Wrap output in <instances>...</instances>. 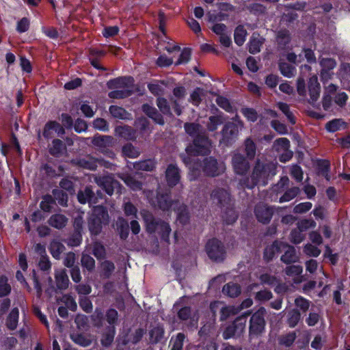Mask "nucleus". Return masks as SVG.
Masks as SVG:
<instances>
[{
    "mask_svg": "<svg viewBox=\"0 0 350 350\" xmlns=\"http://www.w3.org/2000/svg\"><path fill=\"white\" fill-rule=\"evenodd\" d=\"M211 142L204 132L192 139L186 148L185 152L194 156L208 155L211 152Z\"/></svg>",
    "mask_w": 350,
    "mask_h": 350,
    "instance_id": "5",
    "label": "nucleus"
},
{
    "mask_svg": "<svg viewBox=\"0 0 350 350\" xmlns=\"http://www.w3.org/2000/svg\"><path fill=\"white\" fill-rule=\"evenodd\" d=\"M276 40L280 48H285L290 44L291 40L290 31L287 29L279 30L277 33Z\"/></svg>",
    "mask_w": 350,
    "mask_h": 350,
    "instance_id": "31",
    "label": "nucleus"
},
{
    "mask_svg": "<svg viewBox=\"0 0 350 350\" xmlns=\"http://www.w3.org/2000/svg\"><path fill=\"white\" fill-rule=\"evenodd\" d=\"M116 135L126 140L133 139L135 137L134 129L128 125L118 126L115 129Z\"/></svg>",
    "mask_w": 350,
    "mask_h": 350,
    "instance_id": "26",
    "label": "nucleus"
},
{
    "mask_svg": "<svg viewBox=\"0 0 350 350\" xmlns=\"http://www.w3.org/2000/svg\"><path fill=\"white\" fill-rule=\"evenodd\" d=\"M19 310L18 308H14L9 313L6 319V326L10 330H14L18 325Z\"/></svg>",
    "mask_w": 350,
    "mask_h": 350,
    "instance_id": "34",
    "label": "nucleus"
},
{
    "mask_svg": "<svg viewBox=\"0 0 350 350\" xmlns=\"http://www.w3.org/2000/svg\"><path fill=\"white\" fill-rule=\"evenodd\" d=\"M107 322L108 323V326H115L118 321V312L114 308H109L105 312V315H104Z\"/></svg>",
    "mask_w": 350,
    "mask_h": 350,
    "instance_id": "56",
    "label": "nucleus"
},
{
    "mask_svg": "<svg viewBox=\"0 0 350 350\" xmlns=\"http://www.w3.org/2000/svg\"><path fill=\"white\" fill-rule=\"evenodd\" d=\"M184 129L187 135H189L192 139L197 135L202 134V126L198 123L195 122H185L184 124Z\"/></svg>",
    "mask_w": 350,
    "mask_h": 350,
    "instance_id": "35",
    "label": "nucleus"
},
{
    "mask_svg": "<svg viewBox=\"0 0 350 350\" xmlns=\"http://www.w3.org/2000/svg\"><path fill=\"white\" fill-rule=\"evenodd\" d=\"M282 243L274 241L272 244L267 246L263 252V259L266 262L273 260L276 254L281 252Z\"/></svg>",
    "mask_w": 350,
    "mask_h": 350,
    "instance_id": "20",
    "label": "nucleus"
},
{
    "mask_svg": "<svg viewBox=\"0 0 350 350\" xmlns=\"http://www.w3.org/2000/svg\"><path fill=\"white\" fill-rule=\"evenodd\" d=\"M134 167L137 170L152 172L155 168V164L151 159H146L136 162Z\"/></svg>",
    "mask_w": 350,
    "mask_h": 350,
    "instance_id": "55",
    "label": "nucleus"
},
{
    "mask_svg": "<svg viewBox=\"0 0 350 350\" xmlns=\"http://www.w3.org/2000/svg\"><path fill=\"white\" fill-rule=\"evenodd\" d=\"M117 230L121 240L125 241L129 234V224L126 219L120 217L116 221Z\"/></svg>",
    "mask_w": 350,
    "mask_h": 350,
    "instance_id": "28",
    "label": "nucleus"
},
{
    "mask_svg": "<svg viewBox=\"0 0 350 350\" xmlns=\"http://www.w3.org/2000/svg\"><path fill=\"white\" fill-rule=\"evenodd\" d=\"M65 250L64 245L57 240L53 239L49 244V250L51 256L56 260L60 258L61 254Z\"/></svg>",
    "mask_w": 350,
    "mask_h": 350,
    "instance_id": "29",
    "label": "nucleus"
},
{
    "mask_svg": "<svg viewBox=\"0 0 350 350\" xmlns=\"http://www.w3.org/2000/svg\"><path fill=\"white\" fill-rule=\"evenodd\" d=\"M266 315L267 310L262 306L252 314L249 321V337L250 339L259 338L265 334L267 324Z\"/></svg>",
    "mask_w": 350,
    "mask_h": 350,
    "instance_id": "4",
    "label": "nucleus"
},
{
    "mask_svg": "<svg viewBox=\"0 0 350 350\" xmlns=\"http://www.w3.org/2000/svg\"><path fill=\"white\" fill-rule=\"evenodd\" d=\"M133 90L129 89L113 90L109 92L108 96L112 99H123L131 96Z\"/></svg>",
    "mask_w": 350,
    "mask_h": 350,
    "instance_id": "49",
    "label": "nucleus"
},
{
    "mask_svg": "<svg viewBox=\"0 0 350 350\" xmlns=\"http://www.w3.org/2000/svg\"><path fill=\"white\" fill-rule=\"evenodd\" d=\"M282 246L287 247V250L282 255L280 260L286 265L296 262L298 260V257L296 255L295 248L292 245L284 243H282Z\"/></svg>",
    "mask_w": 350,
    "mask_h": 350,
    "instance_id": "25",
    "label": "nucleus"
},
{
    "mask_svg": "<svg viewBox=\"0 0 350 350\" xmlns=\"http://www.w3.org/2000/svg\"><path fill=\"white\" fill-rule=\"evenodd\" d=\"M205 251L208 257L214 262H223L227 256L224 243L217 238L208 240L205 245Z\"/></svg>",
    "mask_w": 350,
    "mask_h": 350,
    "instance_id": "6",
    "label": "nucleus"
},
{
    "mask_svg": "<svg viewBox=\"0 0 350 350\" xmlns=\"http://www.w3.org/2000/svg\"><path fill=\"white\" fill-rule=\"evenodd\" d=\"M196 167H198L200 174L202 172L208 177L219 176L224 172L222 165L219 163L217 159L212 156L206 157L202 160L200 159V162H196Z\"/></svg>",
    "mask_w": 350,
    "mask_h": 350,
    "instance_id": "7",
    "label": "nucleus"
},
{
    "mask_svg": "<svg viewBox=\"0 0 350 350\" xmlns=\"http://www.w3.org/2000/svg\"><path fill=\"white\" fill-rule=\"evenodd\" d=\"M232 164L235 174L245 175L250 169V163L241 153H235L232 159Z\"/></svg>",
    "mask_w": 350,
    "mask_h": 350,
    "instance_id": "13",
    "label": "nucleus"
},
{
    "mask_svg": "<svg viewBox=\"0 0 350 350\" xmlns=\"http://www.w3.org/2000/svg\"><path fill=\"white\" fill-rule=\"evenodd\" d=\"M165 331L162 326H157L150 331V336L154 343L160 342L164 337Z\"/></svg>",
    "mask_w": 350,
    "mask_h": 350,
    "instance_id": "60",
    "label": "nucleus"
},
{
    "mask_svg": "<svg viewBox=\"0 0 350 350\" xmlns=\"http://www.w3.org/2000/svg\"><path fill=\"white\" fill-rule=\"evenodd\" d=\"M274 213L272 206L265 204H258L254 208L255 216L260 223L267 224L270 222Z\"/></svg>",
    "mask_w": 350,
    "mask_h": 350,
    "instance_id": "12",
    "label": "nucleus"
},
{
    "mask_svg": "<svg viewBox=\"0 0 350 350\" xmlns=\"http://www.w3.org/2000/svg\"><path fill=\"white\" fill-rule=\"evenodd\" d=\"M113 137L109 135H96L94 136L92 143L99 148H108L113 144Z\"/></svg>",
    "mask_w": 350,
    "mask_h": 350,
    "instance_id": "30",
    "label": "nucleus"
},
{
    "mask_svg": "<svg viewBox=\"0 0 350 350\" xmlns=\"http://www.w3.org/2000/svg\"><path fill=\"white\" fill-rule=\"evenodd\" d=\"M109 111L113 118L120 120L128 119L129 116V113L124 108L117 105H111L109 108Z\"/></svg>",
    "mask_w": 350,
    "mask_h": 350,
    "instance_id": "42",
    "label": "nucleus"
},
{
    "mask_svg": "<svg viewBox=\"0 0 350 350\" xmlns=\"http://www.w3.org/2000/svg\"><path fill=\"white\" fill-rule=\"evenodd\" d=\"M222 212L221 217L224 224L230 225L234 224L238 219V214L232 204L226 206Z\"/></svg>",
    "mask_w": 350,
    "mask_h": 350,
    "instance_id": "24",
    "label": "nucleus"
},
{
    "mask_svg": "<svg viewBox=\"0 0 350 350\" xmlns=\"http://www.w3.org/2000/svg\"><path fill=\"white\" fill-rule=\"evenodd\" d=\"M224 120V114L220 112L219 114L216 116H211L208 118V122L207 123V129L211 132L215 131L218 126L223 124Z\"/></svg>",
    "mask_w": 350,
    "mask_h": 350,
    "instance_id": "36",
    "label": "nucleus"
},
{
    "mask_svg": "<svg viewBox=\"0 0 350 350\" xmlns=\"http://www.w3.org/2000/svg\"><path fill=\"white\" fill-rule=\"evenodd\" d=\"M245 152L247 155V157L250 160H252L254 159L256 156V145L254 142V141L248 137L245 140Z\"/></svg>",
    "mask_w": 350,
    "mask_h": 350,
    "instance_id": "50",
    "label": "nucleus"
},
{
    "mask_svg": "<svg viewBox=\"0 0 350 350\" xmlns=\"http://www.w3.org/2000/svg\"><path fill=\"white\" fill-rule=\"evenodd\" d=\"M222 293L230 297H237L241 294V286L237 283L229 282L224 286Z\"/></svg>",
    "mask_w": 350,
    "mask_h": 350,
    "instance_id": "33",
    "label": "nucleus"
},
{
    "mask_svg": "<svg viewBox=\"0 0 350 350\" xmlns=\"http://www.w3.org/2000/svg\"><path fill=\"white\" fill-rule=\"evenodd\" d=\"M281 74L286 77L291 78L294 76L295 68L286 62H280L278 64Z\"/></svg>",
    "mask_w": 350,
    "mask_h": 350,
    "instance_id": "57",
    "label": "nucleus"
},
{
    "mask_svg": "<svg viewBox=\"0 0 350 350\" xmlns=\"http://www.w3.org/2000/svg\"><path fill=\"white\" fill-rule=\"evenodd\" d=\"M331 164L327 159H318L317 162V171L318 176L325 178L327 181H330L331 176L329 174Z\"/></svg>",
    "mask_w": 350,
    "mask_h": 350,
    "instance_id": "22",
    "label": "nucleus"
},
{
    "mask_svg": "<svg viewBox=\"0 0 350 350\" xmlns=\"http://www.w3.org/2000/svg\"><path fill=\"white\" fill-rule=\"evenodd\" d=\"M122 153L124 156L129 158H136L139 152L131 144H126L122 146Z\"/></svg>",
    "mask_w": 350,
    "mask_h": 350,
    "instance_id": "64",
    "label": "nucleus"
},
{
    "mask_svg": "<svg viewBox=\"0 0 350 350\" xmlns=\"http://www.w3.org/2000/svg\"><path fill=\"white\" fill-rule=\"evenodd\" d=\"M96 183L109 196H112L114 189L120 185L119 182L111 176L100 177L96 180Z\"/></svg>",
    "mask_w": 350,
    "mask_h": 350,
    "instance_id": "17",
    "label": "nucleus"
},
{
    "mask_svg": "<svg viewBox=\"0 0 350 350\" xmlns=\"http://www.w3.org/2000/svg\"><path fill=\"white\" fill-rule=\"evenodd\" d=\"M297 338V334L295 332H291L286 334L282 335L278 340L279 343L286 347H290L294 343Z\"/></svg>",
    "mask_w": 350,
    "mask_h": 350,
    "instance_id": "53",
    "label": "nucleus"
},
{
    "mask_svg": "<svg viewBox=\"0 0 350 350\" xmlns=\"http://www.w3.org/2000/svg\"><path fill=\"white\" fill-rule=\"evenodd\" d=\"M115 326H107L105 331L102 334L100 344L103 347H109L113 343L116 335Z\"/></svg>",
    "mask_w": 350,
    "mask_h": 350,
    "instance_id": "23",
    "label": "nucleus"
},
{
    "mask_svg": "<svg viewBox=\"0 0 350 350\" xmlns=\"http://www.w3.org/2000/svg\"><path fill=\"white\" fill-rule=\"evenodd\" d=\"M11 286L8 284V279L5 275L0 276V297L8 296L11 293Z\"/></svg>",
    "mask_w": 350,
    "mask_h": 350,
    "instance_id": "61",
    "label": "nucleus"
},
{
    "mask_svg": "<svg viewBox=\"0 0 350 350\" xmlns=\"http://www.w3.org/2000/svg\"><path fill=\"white\" fill-rule=\"evenodd\" d=\"M320 65L322 68V73L324 72H327L336 66V62L333 58H323L320 61Z\"/></svg>",
    "mask_w": 350,
    "mask_h": 350,
    "instance_id": "63",
    "label": "nucleus"
},
{
    "mask_svg": "<svg viewBox=\"0 0 350 350\" xmlns=\"http://www.w3.org/2000/svg\"><path fill=\"white\" fill-rule=\"evenodd\" d=\"M299 192L300 189L298 187H293L284 192V193L280 198L279 202L280 203L289 202L292 199L295 198Z\"/></svg>",
    "mask_w": 350,
    "mask_h": 350,
    "instance_id": "58",
    "label": "nucleus"
},
{
    "mask_svg": "<svg viewBox=\"0 0 350 350\" xmlns=\"http://www.w3.org/2000/svg\"><path fill=\"white\" fill-rule=\"evenodd\" d=\"M271 169L272 166L270 164L260 162L259 159H257L250 177L241 179L240 185L243 188L248 189H252L259 184L265 186L267 184Z\"/></svg>",
    "mask_w": 350,
    "mask_h": 350,
    "instance_id": "1",
    "label": "nucleus"
},
{
    "mask_svg": "<svg viewBox=\"0 0 350 350\" xmlns=\"http://www.w3.org/2000/svg\"><path fill=\"white\" fill-rule=\"evenodd\" d=\"M142 111L150 118H151L154 123L159 125H164L165 120L163 116V113L159 111L154 107L149 105L148 103H144L142 105Z\"/></svg>",
    "mask_w": 350,
    "mask_h": 350,
    "instance_id": "18",
    "label": "nucleus"
},
{
    "mask_svg": "<svg viewBox=\"0 0 350 350\" xmlns=\"http://www.w3.org/2000/svg\"><path fill=\"white\" fill-rule=\"evenodd\" d=\"M101 276L103 278L109 279L113 271L116 267L114 263L109 260H105L101 262Z\"/></svg>",
    "mask_w": 350,
    "mask_h": 350,
    "instance_id": "41",
    "label": "nucleus"
},
{
    "mask_svg": "<svg viewBox=\"0 0 350 350\" xmlns=\"http://www.w3.org/2000/svg\"><path fill=\"white\" fill-rule=\"evenodd\" d=\"M245 316H240L237 317L224 329L222 333L224 339L228 340L231 338H233L236 335L240 336L242 334L245 328Z\"/></svg>",
    "mask_w": 350,
    "mask_h": 350,
    "instance_id": "10",
    "label": "nucleus"
},
{
    "mask_svg": "<svg viewBox=\"0 0 350 350\" xmlns=\"http://www.w3.org/2000/svg\"><path fill=\"white\" fill-rule=\"evenodd\" d=\"M310 103L314 104L319 98L321 86L317 77L310 78L308 83Z\"/></svg>",
    "mask_w": 350,
    "mask_h": 350,
    "instance_id": "19",
    "label": "nucleus"
},
{
    "mask_svg": "<svg viewBox=\"0 0 350 350\" xmlns=\"http://www.w3.org/2000/svg\"><path fill=\"white\" fill-rule=\"evenodd\" d=\"M263 42L260 38L252 36L248 43V51L251 54H256L260 51Z\"/></svg>",
    "mask_w": 350,
    "mask_h": 350,
    "instance_id": "54",
    "label": "nucleus"
},
{
    "mask_svg": "<svg viewBox=\"0 0 350 350\" xmlns=\"http://www.w3.org/2000/svg\"><path fill=\"white\" fill-rule=\"evenodd\" d=\"M52 194L54 196L55 201L57 200L60 206L64 207L68 206V196L65 191L59 189H53Z\"/></svg>",
    "mask_w": 350,
    "mask_h": 350,
    "instance_id": "44",
    "label": "nucleus"
},
{
    "mask_svg": "<svg viewBox=\"0 0 350 350\" xmlns=\"http://www.w3.org/2000/svg\"><path fill=\"white\" fill-rule=\"evenodd\" d=\"M152 204L162 211H168L173 204L171 189L159 187L156 191L154 199H152Z\"/></svg>",
    "mask_w": 350,
    "mask_h": 350,
    "instance_id": "8",
    "label": "nucleus"
},
{
    "mask_svg": "<svg viewBox=\"0 0 350 350\" xmlns=\"http://www.w3.org/2000/svg\"><path fill=\"white\" fill-rule=\"evenodd\" d=\"M91 321L94 327L100 328L103 325L105 319L104 313L100 308H96L94 313L90 316Z\"/></svg>",
    "mask_w": 350,
    "mask_h": 350,
    "instance_id": "40",
    "label": "nucleus"
},
{
    "mask_svg": "<svg viewBox=\"0 0 350 350\" xmlns=\"http://www.w3.org/2000/svg\"><path fill=\"white\" fill-rule=\"evenodd\" d=\"M301 319V313L297 309H293L288 312L287 324L291 328L295 327Z\"/></svg>",
    "mask_w": 350,
    "mask_h": 350,
    "instance_id": "51",
    "label": "nucleus"
},
{
    "mask_svg": "<svg viewBox=\"0 0 350 350\" xmlns=\"http://www.w3.org/2000/svg\"><path fill=\"white\" fill-rule=\"evenodd\" d=\"M68 221V218L62 213H55L49 218L47 223L48 224L57 230H62L64 228Z\"/></svg>",
    "mask_w": 350,
    "mask_h": 350,
    "instance_id": "21",
    "label": "nucleus"
},
{
    "mask_svg": "<svg viewBox=\"0 0 350 350\" xmlns=\"http://www.w3.org/2000/svg\"><path fill=\"white\" fill-rule=\"evenodd\" d=\"M186 335L183 332H179L173 336L170 340L172 347L170 350H183Z\"/></svg>",
    "mask_w": 350,
    "mask_h": 350,
    "instance_id": "43",
    "label": "nucleus"
},
{
    "mask_svg": "<svg viewBox=\"0 0 350 350\" xmlns=\"http://www.w3.org/2000/svg\"><path fill=\"white\" fill-rule=\"evenodd\" d=\"M156 103L161 113L167 116H172L170 105L165 98L158 97Z\"/></svg>",
    "mask_w": 350,
    "mask_h": 350,
    "instance_id": "48",
    "label": "nucleus"
},
{
    "mask_svg": "<svg viewBox=\"0 0 350 350\" xmlns=\"http://www.w3.org/2000/svg\"><path fill=\"white\" fill-rule=\"evenodd\" d=\"M78 202L81 204L95 203L94 193L90 187H86L83 191L80 190L77 193Z\"/></svg>",
    "mask_w": 350,
    "mask_h": 350,
    "instance_id": "27",
    "label": "nucleus"
},
{
    "mask_svg": "<svg viewBox=\"0 0 350 350\" xmlns=\"http://www.w3.org/2000/svg\"><path fill=\"white\" fill-rule=\"evenodd\" d=\"M221 139L220 144L226 146H232L237 139L239 135V125L234 122H226L221 131Z\"/></svg>",
    "mask_w": 350,
    "mask_h": 350,
    "instance_id": "9",
    "label": "nucleus"
},
{
    "mask_svg": "<svg viewBox=\"0 0 350 350\" xmlns=\"http://www.w3.org/2000/svg\"><path fill=\"white\" fill-rule=\"evenodd\" d=\"M134 79L131 76L118 77L107 82V87L110 90L129 88L133 86Z\"/></svg>",
    "mask_w": 350,
    "mask_h": 350,
    "instance_id": "15",
    "label": "nucleus"
},
{
    "mask_svg": "<svg viewBox=\"0 0 350 350\" xmlns=\"http://www.w3.org/2000/svg\"><path fill=\"white\" fill-rule=\"evenodd\" d=\"M58 125L56 120L48 121L43 127L42 136L45 139H50L54 137L55 126Z\"/></svg>",
    "mask_w": 350,
    "mask_h": 350,
    "instance_id": "47",
    "label": "nucleus"
},
{
    "mask_svg": "<svg viewBox=\"0 0 350 350\" xmlns=\"http://www.w3.org/2000/svg\"><path fill=\"white\" fill-rule=\"evenodd\" d=\"M165 180L168 188L177 185L180 180V170L176 164L170 163L165 170Z\"/></svg>",
    "mask_w": 350,
    "mask_h": 350,
    "instance_id": "14",
    "label": "nucleus"
},
{
    "mask_svg": "<svg viewBox=\"0 0 350 350\" xmlns=\"http://www.w3.org/2000/svg\"><path fill=\"white\" fill-rule=\"evenodd\" d=\"M56 286L59 290H65L68 287L69 279L66 271L62 270L55 275Z\"/></svg>",
    "mask_w": 350,
    "mask_h": 350,
    "instance_id": "39",
    "label": "nucleus"
},
{
    "mask_svg": "<svg viewBox=\"0 0 350 350\" xmlns=\"http://www.w3.org/2000/svg\"><path fill=\"white\" fill-rule=\"evenodd\" d=\"M241 112L243 116L250 122H255L258 118V113L254 108L243 107L241 108Z\"/></svg>",
    "mask_w": 350,
    "mask_h": 350,
    "instance_id": "62",
    "label": "nucleus"
},
{
    "mask_svg": "<svg viewBox=\"0 0 350 350\" xmlns=\"http://www.w3.org/2000/svg\"><path fill=\"white\" fill-rule=\"evenodd\" d=\"M276 106L286 116V118L291 124H295L296 119L293 112L290 110V107L287 103L284 102H278L277 103Z\"/></svg>",
    "mask_w": 350,
    "mask_h": 350,
    "instance_id": "45",
    "label": "nucleus"
},
{
    "mask_svg": "<svg viewBox=\"0 0 350 350\" xmlns=\"http://www.w3.org/2000/svg\"><path fill=\"white\" fill-rule=\"evenodd\" d=\"M247 36V31L243 25H238L234 30V42L239 46H242Z\"/></svg>",
    "mask_w": 350,
    "mask_h": 350,
    "instance_id": "46",
    "label": "nucleus"
},
{
    "mask_svg": "<svg viewBox=\"0 0 350 350\" xmlns=\"http://www.w3.org/2000/svg\"><path fill=\"white\" fill-rule=\"evenodd\" d=\"M347 127V123L341 118H336L327 122L325 124V129L329 133H335Z\"/></svg>",
    "mask_w": 350,
    "mask_h": 350,
    "instance_id": "32",
    "label": "nucleus"
},
{
    "mask_svg": "<svg viewBox=\"0 0 350 350\" xmlns=\"http://www.w3.org/2000/svg\"><path fill=\"white\" fill-rule=\"evenodd\" d=\"M145 223L146 231L151 234L157 232L161 239L167 243H170V234L171 228L170 224L160 218H156L154 215L147 212L142 215Z\"/></svg>",
    "mask_w": 350,
    "mask_h": 350,
    "instance_id": "2",
    "label": "nucleus"
},
{
    "mask_svg": "<svg viewBox=\"0 0 350 350\" xmlns=\"http://www.w3.org/2000/svg\"><path fill=\"white\" fill-rule=\"evenodd\" d=\"M109 221V216L107 208L102 205L94 206L88 219V227L90 234L98 235L102 231L103 226L107 225Z\"/></svg>",
    "mask_w": 350,
    "mask_h": 350,
    "instance_id": "3",
    "label": "nucleus"
},
{
    "mask_svg": "<svg viewBox=\"0 0 350 350\" xmlns=\"http://www.w3.org/2000/svg\"><path fill=\"white\" fill-rule=\"evenodd\" d=\"M211 198L213 201L216 202L221 208L231 204L230 193L223 188H217L213 190Z\"/></svg>",
    "mask_w": 350,
    "mask_h": 350,
    "instance_id": "16",
    "label": "nucleus"
},
{
    "mask_svg": "<svg viewBox=\"0 0 350 350\" xmlns=\"http://www.w3.org/2000/svg\"><path fill=\"white\" fill-rule=\"evenodd\" d=\"M65 149L66 146L61 139H54L52 141V146L49 148V152L53 157H59Z\"/></svg>",
    "mask_w": 350,
    "mask_h": 350,
    "instance_id": "38",
    "label": "nucleus"
},
{
    "mask_svg": "<svg viewBox=\"0 0 350 350\" xmlns=\"http://www.w3.org/2000/svg\"><path fill=\"white\" fill-rule=\"evenodd\" d=\"M192 157H195L194 154H189V153H181L180 154V158L181 159L183 163L189 170V177L190 180H195L200 176V171L198 167H196L197 165L196 162H200V159H195Z\"/></svg>",
    "mask_w": 350,
    "mask_h": 350,
    "instance_id": "11",
    "label": "nucleus"
},
{
    "mask_svg": "<svg viewBox=\"0 0 350 350\" xmlns=\"http://www.w3.org/2000/svg\"><path fill=\"white\" fill-rule=\"evenodd\" d=\"M92 254L98 259L102 260L105 258L106 250L104 245L99 241L94 243Z\"/></svg>",
    "mask_w": 350,
    "mask_h": 350,
    "instance_id": "59",
    "label": "nucleus"
},
{
    "mask_svg": "<svg viewBox=\"0 0 350 350\" xmlns=\"http://www.w3.org/2000/svg\"><path fill=\"white\" fill-rule=\"evenodd\" d=\"M177 221L182 225L185 226L189 222L190 215L187 206L182 204L176 209Z\"/></svg>",
    "mask_w": 350,
    "mask_h": 350,
    "instance_id": "37",
    "label": "nucleus"
},
{
    "mask_svg": "<svg viewBox=\"0 0 350 350\" xmlns=\"http://www.w3.org/2000/svg\"><path fill=\"white\" fill-rule=\"evenodd\" d=\"M81 263L82 267L86 269L90 273L92 272L95 269V260L89 254H82Z\"/></svg>",
    "mask_w": 350,
    "mask_h": 350,
    "instance_id": "52",
    "label": "nucleus"
}]
</instances>
